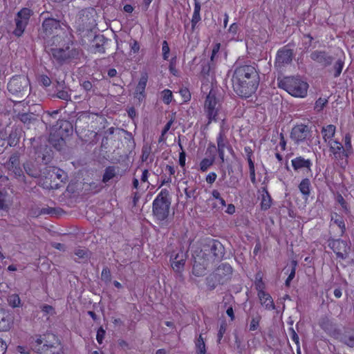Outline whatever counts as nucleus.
Returning a JSON list of instances; mask_svg holds the SVG:
<instances>
[{"instance_id":"nucleus-14","label":"nucleus","mask_w":354,"mask_h":354,"mask_svg":"<svg viewBox=\"0 0 354 354\" xmlns=\"http://www.w3.org/2000/svg\"><path fill=\"white\" fill-rule=\"evenodd\" d=\"M310 59L324 67L330 66L333 57L324 50H314L310 53Z\"/></svg>"},{"instance_id":"nucleus-63","label":"nucleus","mask_w":354,"mask_h":354,"mask_svg":"<svg viewBox=\"0 0 354 354\" xmlns=\"http://www.w3.org/2000/svg\"><path fill=\"white\" fill-rule=\"evenodd\" d=\"M195 189H189L188 188L185 189V194L187 198L194 197Z\"/></svg>"},{"instance_id":"nucleus-16","label":"nucleus","mask_w":354,"mask_h":354,"mask_svg":"<svg viewBox=\"0 0 354 354\" xmlns=\"http://www.w3.org/2000/svg\"><path fill=\"white\" fill-rule=\"evenodd\" d=\"M309 136V128L304 124L297 125L293 127L290 133L291 138L297 143L304 141Z\"/></svg>"},{"instance_id":"nucleus-48","label":"nucleus","mask_w":354,"mask_h":354,"mask_svg":"<svg viewBox=\"0 0 354 354\" xmlns=\"http://www.w3.org/2000/svg\"><path fill=\"white\" fill-rule=\"evenodd\" d=\"M10 305L12 307H17L20 304V299L18 295H12L8 299Z\"/></svg>"},{"instance_id":"nucleus-44","label":"nucleus","mask_w":354,"mask_h":354,"mask_svg":"<svg viewBox=\"0 0 354 354\" xmlns=\"http://www.w3.org/2000/svg\"><path fill=\"white\" fill-rule=\"evenodd\" d=\"M169 52L170 49L169 47V44L166 40H164L162 43V57L165 60L168 59Z\"/></svg>"},{"instance_id":"nucleus-23","label":"nucleus","mask_w":354,"mask_h":354,"mask_svg":"<svg viewBox=\"0 0 354 354\" xmlns=\"http://www.w3.org/2000/svg\"><path fill=\"white\" fill-rule=\"evenodd\" d=\"M310 187L311 184L308 178L303 179L298 186L299 191L306 199H307L310 196Z\"/></svg>"},{"instance_id":"nucleus-41","label":"nucleus","mask_w":354,"mask_h":354,"mask_svg":"<svg viewBox=\"0 0 354 354\" xmlns=\"http://www.w3.org/2000/svg\"><path fill=\"white\" fill-rule=\"evenodd\" d=\"M290 335L291 339L297 346V353L300 354V347H299V338L295 330L293 328H290L289 329Z\"/></svg>"},{"instance_id":"nucleus-28","label":"nucleus","mask_w":354,"mask_h":354,"mask_svg":"<svg viewBox=\"0 0 354 354\" xmlns=\"http://www.w3.org/2000/svg\"><path fill=\"white\" fill-rule=\"evenodd\" d=\"M17 118L24 124H31L37 120L35 115L32 113H19Z\"/></svg>"},{"instance_id":"nucleus-32","label":"nucleus","mask_w":354,"mask_h":354,"mask_svg":"<svg viewBox=\"0 0 354 354\" xmlns=\"http://www.w3.org/2000/svg\"><path fill=\"white\" fill-rule=\"evenodd\" d=\"M115 174L116 171L114 167L109 166L106 167L103 175L102 181L104 183H107L113 177H115Z\"/></svg>"},{"instance_id":"nucleus-9","label":"nucleus","mask_w":354,"mask_h":354,"mask_svg":"<svg viewBox=\"0 0 354 354\" xmlns=\"http://www.w3.org/2000/svg\"><path fill=\"white\" fill-rule=\"evenodd\" d=\"M187 258V252L179 250L178 251H174L170 257V261L173 270L179 274V277H182V272L184 270L185 263Z\"/></svg>"},{"instance_id":"nucleus-38","label":"nucleus","mask_w":354,"mask_h":354,"mask_svg":"<svg viewBox=\"0 0 354 354\" xmlns=\"http://www.w3.org/2000/svg\"><path fill=\"white\" fill-rule=\"evenodd\" d=\"M10 327V319L8 316L2 317L0 320V331H7Z\"/></svg>"},{"instance_id":"nucleus-19","label":"nucleus","mask_w":354,"mask_h":354,"mask_svg":"<svg viewBox=\"0 0 354 354\" xmlns=\"http://www.w3.org/2000/svg\"><path fill=\"white\" fill-rule=\"evenodd\" d=\"M292 165L296 171L301 169H306L308 172H310L312 162L310 159H305L301 156H299L292 160Z\"/></svg>"},{"instance_id":"nucleus-27","label":"nucleus","mask_w":354,"mask_h":354,"mask_svg":"<svg viewBox=\"0 0 354 354\" xmlns=\"http://www.w3.org/2000/svg\"><path fill=\"white\" fill-rule=\"evenodd\" d=\"M335 126L333 124H328L326 127H324L322 128V133L325 142H327L328 140H332L331 139L335 133Z\"/></svg>"},{"instance_id":"nucleus-11","label":"nucleus","mask_w":354,"mask_h":354,"mask_svg":"<svg viewBox=\"0 0 354 354\" xmlns=\"http://www.w3.org/2000/svg\"><path fill=\"white\" fill-rule=\"evenodd\" d=\"M6 167L9 171L15 174L17 178L26 182L25 176L20 167L19 156L18 153H14L10 156L8 161L6 162Z\"/></svg>"},{"instance_id":"nucleus-61","label":"nucleus","mask_w":354,"mask_h":354,"mask_svg":"<svg viewBox=\"0 0 354 354\" xmlns=\"http://www.w3.org/2000/svg\"><path fill=\"white\" fill-rule=\"evenodd\" d=\"M86 251L83 249H77L75 250V254L80 258H84L86 257Z\"/></svg>"},{"instance_id":"nucleus-55","label":"nucleus","mask_w":354,"mask_h":354,"mask_svg":"<svg viewBox=\"0 0 354 354\" xmlns=\"http://www.w3.org/2000/svg\"><path fill=\"white\" fill-rule=\"evenodd\" d=\"M81 86L87 92H89V91H93L94 92L93 84L89 81H84L81 84Z\"/></svg>"},{"instance_id":"nucleus-10","label":"nucleus","mask_w":354,"mask_h":354,"mask_svg":"<svg viewBox=\"0 0 354 354\" xmlns=\"http://www.w3.org/2000/svg\"><path fill=\"white\" fill-rule=\"evenodd\" d=\"M293 57V50L288 46L279 49L277 53L275 66L281 68L291 63Z\"/></svg>"},{"instance_id":"nucleus-54","label":"nucleus","mask_w":354,"mask_h":354,"mask_svg":"<svg viewBox=\"0 0 354 354\" xmlns=\"http://www.w3.org/2000/svg\"><path fill=\"white\" fill-rule=\"evenodd\" d=\"M210 65L208 62H204L202 64V69H201V74L205 77L206 75H209V73L210 71Z\"/></svg>"},{"instance_id":"nucleus-42","label":"nucleus","mask_w":354,"mask_h":354,"mask_svg":"<svg viewBox=\"0 0 354 354\" xmlns=\"http://www.w3.org/2000/svg\"><path fill=\"white\" fill-rule=\"evenodd\" d=\"M55 96L61 100L65 101L71 100V95L68 93V91L66 90H59L57 91Z\"/></svg>"},{"instance_id":"nucleus-39","label":"nucleus","mask_w":354,"mask_h":354,"mask_svg":"<svg viewBox=\"0 0 354 354\" xmlns=\"http://www.w3.org/2000/svg\"><path fill=\"white\" fill-rule=\"evenodd\" d=\"M51 171H52V174H50L51 178H54V179L57 178L58 180H60L61 182H63L64 178H65V176H66L65 173L63 170L53 168Z\"/></svg>"},{"instance_id":"nucleus-13","label":"nucleus","mask_w":354,"mask_h":354,"mask_svg":"<svg viewBox=\"0 0 354 354\" xmlns=\"http://www.w3.org/2000/svg\"><path fill=\"white\" fill-rule=\"evenodd\" d=\"M328 145L329 147V151L331 153L330 156H332L333 158L335 160H340L349 156L345 151L342 144L339 141L328 140Z\"/></svg>"},{"instance_id":"nucleus-58","label":"nucleus","mask_w":354,"mask_h":354,"mask_svg":"<svg viewBox=\"0 0 354 354\" xmlns=\"http://www.w3.org/2000/svg\"><path fill=\"white\" fill-rule=\"evenodd\" d=\"M174 122V119L171 118L164 127L162 131V137L165 136V135L167 133V132L170 129L171 126Z\"/></svg>"},{"instance_id":"nucleus-40","label":"nucleus","mask_w":354,"mask_h":354,"mask_svg":"<svg viewBox=\"0 0 354 354\" xmlns=\"http://www.w3.org/2000/svg\"><path fill=\"white\" fill-rule=\"evenodd\" d=\"M345 151L350 156L352 153V145H351V136L349 133H346L344 136V147Z\"/></svg>"},{"instance_id":"nucleus-4","label":"nucleus","mask_w":354,"mask_h":354,"mask_svg":"<svg viewBox=\"0 0 354 354\" xmlns=\"http://www.w3.org/2000/svg\"><path fill=\"white\" fill-rule=\"evenodd\" d=\"M169 193L166 189H162L153 201V214L160 221H164L169 216L171 201Z\"/></svg>"},{"instance_id":"nucleus-51","label":"nucleus","mask_w":354,"mask_h":354,"mask_svg":"<svg viewBox=\"0 0 354 354\" xmlns=\"http://www.w3.org/2000/svg\"><path fill=\"white\" fill-rule=\"evenodd\" d=\"M292 263H293L294 266L292 267V269L285 282L286 286H290V281L293 279V278L295 276V266L297 265V263H296V261H293Z\"/></svg>"},{"instance_id":"nucleus-47","label":"nucleus","mask_w":354,"mask_h":354,"mask_svg":"<svg viewBox=\"0 0 354 354\" xmlns=\"http://www.w3.org/2000/svg\"><path fill=\"white\" fill-rule=\"evenodd\" d=\"M328 103V100L326 98H322L319 97L315 102V108L318 111H320L323 109L324 106Z\"/></svg>"},{"instance_id":"nucleus-5","label":"nucleus","mask_w":354,"mask_h":354,"mask_svg":"<svg viewBox=\"0 0 354 354\" xmlns=\"http://www.w3.org/2000/svg\"><path fill=\"white\" fill-rule=\"evenodd\" d=\"M221 104L216 99L214 91L211 90L207 95L204 104V112L208 119L207 124H209L212 122H217L221 119Z\"/></svg>"},{"instance_id":"nucleus-15","label":"nucleus","mask_w":354,"mask_h":354,"mask_svg":"<svg viewBox=\"0 0 354 354\" xmlns=\"http://www.w3.org/2000/svg\"><path fill=\"white\" fill-rule=\"evenodd\" d=\"M212 263L202 254L198 255L195 259L192 268V273L196 277L204 276L206 273V270L208 266Z\"/></svg>"},{"instance_id":"nucleus-52","label":"nucleus","mask_w":354,"mask_h":354,"mask_svg":"<svg viewBox=\"0 0 354 354\" xmlns=\"http://www.w3.org/2000/svg\"><path fill=\"white\" fill-rule=\"evenodd\" d=\"M150 153H151L150 147H143L142 150V156H141V159H142V162H145L147 160V159L150 155Z\"/></svg>"},{"instance_id":"nucleus-17","label":"nucleus","mask_w":354,"mask_h":354,"mask_svg":"<svg viewBox=\"0 0 354 354\" xmlns=\"http://www.w3.org/2000/svg\"><path fill=\"white\" fill-rule=\"evenodd\" d=\"M60 28V23L59 21L53 19H46L42 23V30L45 34L44 37H48L55 33V30Z\"/></svg>"},{"instance_id":"nucleus-24","label":"nucleus","mask_w":354,"mask_h":354,"mask_svg":"<svg viewBox=\"0 0 354 354\" xmlns=\"http://www.w3.org/2000/svg\"><path fill=\"white\" fill-rule=\"evenodd\" d=\"M43 344V340L41 337H37L36 339H33L31 342L32 349L39 353L44 354V352H46L48 348V344Z\"/></svg>"},{"instance_id":"nucleus-33","label":"nucleus","mask_w":354,"mask_h":354,"mask_svg":"<svg viewBox=\"0 0 354 354\" xmlns=\"http://www.w3.org/2000/svg\"><path fill=\"white\" fill-rule=\"evenodd\" d=\"M215 160V156L213 155L211 158H204L200 163V168L202 171H205L212 166Z\"/></svg>"},{"instance_id":"nucleus-34","label":"nucleus","mask_w":354,"mask_h":354,"mask_svg":"<svg viewBox=\"0 0 354 354\" xmlns=\"http://www.w3.org/2000/svg\"><path fill=\"white\" fill-rule=\"evenodd\" d=\"M271 197L268 192L266 191V193L262 195V200L261 203V209L264 210L268 209L271 206Z\"/></svg>"},{"instance_id":"nucleus-8","label":"nucleus","mask_w":354,"mask_h":354,"mask_svg":"<svg viewBox=\"0 0 354 354\" xmlns=\"http://www.w3.org/2000/svg\"><path fill=\"white\" fill-rule=\"evenodd\" d=\"M32 14V10L26 8L21 9L17 13L15 17L16 28L13 31L15 36L20 37L22 35Z\"/></svg>"},{"instance_id":"nucleus-29","label":"nucleus","mask_w":354,"mask_h":354,"mask_svg":"<svg viewBox=\"0 0 354 354\" xmlns=\"http://www.w3.org/2000/svg\"><path fill=\"white\" fill-rule=\"evenodd\" d=\"M331 222L337 225L340 228L342 234L345 232L346 227L342 216L338 215L337 213H334L331 215Z\"/></svg>"},{"instance_id":"nucleus-57","label":"nucleus","mask_w":354,"mask_h":354,"mask_svg":"<svg viewBox=\"0 0 354 354\" xmlns=\"http://www.w3.org/2000/svg\"><path fill=\"white\" fill-rule=\"evenodd\" d=\"M41 310L46 315H52L54 313L53 308L51 306L47 304L44 305L41 307Z\"/></svg>"},{"instance_id":"nucleus-64","label":"nucleus","mask_w":354,"mask_h":354,"mask_svg":"<svg viewBox=\"0 0 354 354\" xmlns=\"http://www.w3.org/2000/svg\"><path fill=\"white\" fill-rule=\"evenodd\" d=\"M148 175H149L148 170L147 169H145L142 171V176H141V182H142V183L147 182V180H148Z\"/></svg>"},{"instance_id":"nucleus-21","label":"nucleus","mask_w":354,"mask_h":354,"mask_svg":"<svg viewBox=\"0 0 354 354\" xmlns=\"http://www.w3.org/2000/svg\"><path fill=\"white\" fill-rule=\"evenodd\" d=\"M258 297L260 299L261 304L265 306L267 310L275 309V306L273 302L272 297L265 291L258 292Z\"/></svg>"},{"instance_id":"nucleus-45","label":"nucleus","mask_w":354,"mask_h":354,"mask_svg":"<svg viewBox=\"0 0 354 354\" xmlns=\"http://www.w3.org/2000/svg\"><path fill=\"white\" fill-rule=\"evenodd\" d=\"M48 348L47 351L44 352V354H62V349L59 346L48 345Z\"/></svg>"},{"instance_id":"nucleus-56","label":"nucleus","mask_w":354,"mask_h":354,"mask_svg":"<svg viewBox=\"0 0 354 354\" xmlns=\"http://www.w3.org/2000/svg\"><path fill=\"white\" fill-rule=\"evenodd\" d=\"M40 82L43 86L47 87L50 85L51 80L47 75H41L40 77Z\"/></svg>"},{"instance_id":"nucleus-2","label":"nucleus","mask_w":354,"mask_h":354,"mask_svg":"<svg viewBox=\"0 0 354 354\" xmlns=\"http://www.w3.org/2000/svg\"><path fill=\"white\" fill-rule=\"evenodd\" d=\"M278 81L279 87L294 97H304L307 94L308 84L299 78L286 77Z\"/></svg>"},{"instance_id":"nucleus-31","label":"nucleus","mask_w":354,"mask_h":354,"mask_svg":"<svg viewBox=\"0 0 354 354\" xmlns=\"http://www.w3.org/2000/svg\"><path fill=\"white\" fill-rule=\"evenodd\" d=\"M218 269L221 270V277H223L225 281L230 278L232 272V268L229 264H222Z\"/></svg>"},{"instance_id":"nucleus-46","label":"nucleus","mask_w":354,"mask_h":354,"mask_svg":"<svg viewBox=\"0 0 354 354\" xmlns=\"http://www.w3.org/2000/svg\"><path fill=\"white\" fill-rule=\"evenodd\" d=\"M111 277L110 270L107 267L104 268L101 273L102 280L105 282H109L111 281Z\"/></svg>"},{"instance_id":"nucleus-18","label":"nucleus","mask_w":354,"mask_h":354,"mask_svg":"<svg viewBox=\"0 0 354 354\" xmlns=\"http://www.w3.org/2000/svg\"><path fill=\"white\" fill-rule=\"evenodd\" d=\"M225 279L221 277V270L217 269L216 271L209 275L206 278V284L209 290H214L218 284L225 283Z\"/></svg>"},{"instance_id":"nucleus-62","label":"nucleus","mask_w":354,"mask_h":354,"mask_svg":"<svg viewBox=\"0 0 354 354\" xmlns=\"http://www.w3.org/2000/svg\"><path fill=\"white\" fill-rule=\"evenodd\" d=\"M256 288L258 292H260L261 291H264V284L261 279H259L258 281L256 282Z\"/></svg>"},{"instance_id":"nucleus-26","label":"nucleus","mask_w":354,"mask_h":354,"mask_svg":"<svg viewBox=\"0 0 354 354\" xmlns=\"http://www.w3.org/2000/svg\"><path fill=\"white\" fill-rule=\"evenodd\" d=\"M201 5L198 0H194V9L192 19V26L194 29L196 25L201 20L200 16Z\"/></svg>"},{"instance_id":"nucleus-43","label":"nucleus","mask_w":354,"mask_h":354,"mask_svg":"<svg viewBox=\"0 0 354 354\" xmlns=\"http://www.w3.org/2000/svg\"><path fill=\"white\" fill-rule=\"evenodd\" d=\"M162 93L164 103L169 104L172 100V92L169 89H165Z\"/></svg>"},{"instance_id":"nucleus-37","label":"nucleus","mask_w":354,"mask_h":354,"mask_svg":"<svg viewBox=\"0 0 354 354\" xmlns=\"http://www.w3.org/2000/svg\"><path fill=\"white\" fill-rule=\"evenodd\" d=\"M196 346L197 348V353L198 354H205V344L203 340V338L201 335H200L198 339L196 342Z\"/></svg>"},{"instance_id":"nucleus-53","label":"nucleus","mask_w":354,"mask_h":354,"mask_svg":"<svg viewBox=\"0 0 354 354\" xmlns=\"http://www.w3.org/2000/svg\"><path fill=\"white\" fill-rule=\"evenodd\" d=\"M105 330L102 328V327H100L97 331V335H96V339L97 342L101 344L103 342V339L104 338L105 335Z\"/></svg>"},{"instance_id":"nucleus-59","label":"nucleus","mask_w":354,"mask_h":354,"mask_svg":"<svg viewBox=\"0 0 354 354\" xmlns=\"http://www.w3.org/2000/svg\"><path fill=\"white\" fill-rule=\"evenodd\" d=\"M217 175L214 172L209 173L206 177L207 183L212 184L216 179Z\"/></svg>"},{"instance_id":"nucleus-50","label":"nucleus","mask_w":354,"mask_h":354,"mask_svg":"<svg viewBox=\"0 0 354 354\" xmlns=\"http://www.w3.org/2000/svg\"><path fill=\"white\" fill-rule=\"evenodd\" d=\"M239 185V179L234 176H231L228 182H227V186L231 188H236Z\"/></svg>"},{"instance_id":"nucleus-35","label":"nucleus","mask_w":354,"mask_h":354,"mask_svg":"<svg viewBox=\"0 0 354 354\" xmlns=\"http://www.w3.org/2000/svg\"><path fill=\"white\" fill-rule=\"evenodd\" d=\"M261 319V317L258 313H257L255 315H252L249 326V330L252 331L256 330L259 327Z\"/></svg>"},{"instance_id":"nucleus-22","label":"nucleus","mask_w":354,"mask_h":354,"mask_svg":"<svg viewBox=\"0 0 354 354\" xmlns=\"http://www.w3.org/2000/svg\"><path fill=\"white\" fill-rule=\"evenodd\" d=\"M147 82V77L145 76H142L140 79L138 84L136 88L134 97L137 98L139 100V102L142 101L143 99L145 98L144 93L146 88Z\"/></svg>"},{"instance_id":"nucleus-60","label":"nucleus","mask_w":354,"mask_h":354,"mask_svg":"<svg viewBox=\"0 0 354 354\" xmlns=\"http://www.w3.org/2000/svg\"><path fill=\"white\" fill-rule=\"evenodd\" d=\"M226 330V324L225 323H223L220 326V328L218 333V342H220L221 339L223 337V334L225 333Z\"/></svg>"},{"instance_id":"nucleus-49","label":"nucleus","mask_w":354,"mask_h":354,"mask_svg":"<svg viewBox=\"0 0 354 354\" xmlns=\"http://www.w3.org/2000/svg\"><path fill=\"white\" fill-rule=\"evenodd\" d=\"M6 192H2L0 191V209H6L8 208L6 204Z\"/></svg>"},{"instance_id":"nucleus-7","label":"nucleus","mask_w":354,"mask_h":354,"mask_svg":"<svg viewBox=\"0 0 354 354\" xmlns=\"http://www.w3.org/2000/svg\"><path fill=\"white\" fill-rule=\"evenodd\" d=\"M201 254L205 257L207 261L213 263L215 261H218L223 255V248L222 244L216 240H212L208 245L204 246L201 250Z\"/></svg>"},{"instance_id":"nucleus-20","label":"nucleus","mask_w":354,"mask_h":354,"mask_svg":"<svg viewBox=\"0 0 354 354\" xmlns=\"http://www.w3.org/2000/svg\"><path fill=\"white\" fill-rule=\"evenodd\" d=\"M23 166L26 174L29 176L35 178L40 176L41 171L35 163L28 161L24 163Z\"/></svg>"},{"instance_id":"nucleus-30","label":"nucleus","mask_w":354,"mask_h":354,"mask_svg":"<svg viewBox=\"0 0 354 354\" xmlns=\"http://www.w3.org/2000/svg\"><path fill=\"white\" fill-rule=\"evenodd\" d=\"M344 65V57H339L337 61L335 62V64L333 67V71H334V77H337L340 75L343 67Z\"/></svg>"},{"instance_id":"nucleus-6","label":"nucleus","mask_w":354,"mask_h":354,"mask_svg":"<svg viewBox=\"0 0 354 354\" xmlns=\"http://www.w3.org/2000/svg\"><path fill=\"white\" fill-rule=\"evenodd\" d=\"M50 55L59 64L78 58L80 50L75 48H52Z\"/></svg>"},{"instance_id":"nucleus-36","label":"nucleus","mask_w":354,"mask_h":354,"mask_svg":"<svg viewBox=\"0 0 354 354\" xmlns=\"http://www.w3.org/2000/svg\"><path fill=\"white\" fill-rule=\"evenodd\" d=\"M19 140V136L17 131H12L8 139V143L10 147H14L17 145Z\"/></svg>"},{"instance_id":"nucleus-3","label":"nucleus","mask_w":354,"mask_h":354,"mask_svg":"<svg viewBox=\"0 0 354 354\" xmlns=\"http://www.w3.org/2000/svg\"><path fill=\"white\" fill-rule=\"evenodd\" d=\"M7 88L8 92L16 99L22 100L30 93L29 79L25 75H15L8 82Z\"/></svg>"},{"instance_id":"nucleus-1","label":"nucleus","mask_w":354,"mask_h":354,"mask_svg":"<svg viewBox=\"0 0 354 354\" xmlns=\"http://www.w3.org/2000/svg\"><path fill=\"white\" fill-rule=\"evenodd\" d=\"M234 92L241 97L248 98L254 94L259 84V76L252 65L236 66L232 77Z\"/></svg>"},{"instance_id":"nucleus-12","label":"nucleus","mask_w":354,"mask_h":354,"mask_svg":"<svg viewBox=\"0 0 354 354\" xmlns=\"http://www.w3.org/2000/svg\"><path fill=\"white\" fill-rule=\"evenodd\" d=\"M217 150L218 153V156L222 162L225 161V153L224 149L226 148L230 153H233V149L231 145L229 143V141L225 134L224 130L223 129H221L217 138Z\"/></svg>"},{"instance_id":"nucleus-25","label":"nucleus","mask_w":354,"mask_h":354,"mask_svg":"<svg viewBox=\"0 0 354 354\" xmlns=\"http://www.w3.org/2000/svg\"><path fill=\"white\" fill-rule=\"evenodd\" d=\"M341 342L349 347H354V328L345 331L341 337Z\"/></svg>"}]
</instances>
